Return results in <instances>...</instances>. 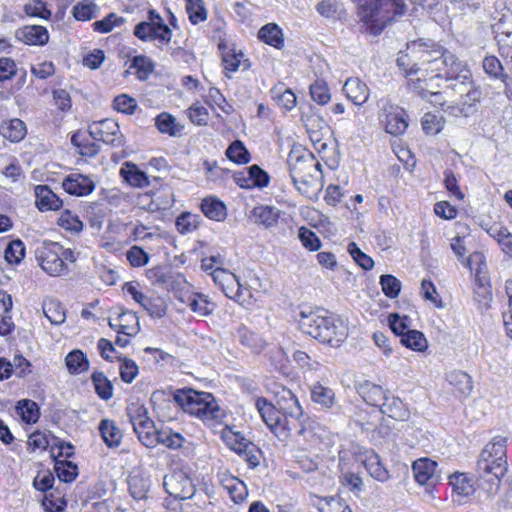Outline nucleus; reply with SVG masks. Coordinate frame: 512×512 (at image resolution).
<instances>
[{"instance_id":"obj_7","label":"nucleus","mask_w":512,"mask_h":512,"mask_svg":"<svg viewBox=\"0 0 512 512\" xmlns=\"http://www.w3.org/2000/svg\"><path fill=\"white\" fill-rule=\"evenodd\" d=\"M277 409L281 415L295 427L294 432L304 435L306 432L305 423L308 416L304 415L298 398L289 389H282L277 395Z\"/></svg>"},{"instance_id":"obj_14","label":"nucleus","mask_w":512,"mask_h":512,"mask_svg":"<svg viewBox=\"0 0 512 512\" xmlns=\"http://www.w3.org/2000/svg\"><path fill=\"white\" fill-rule=\"evenodd\" d=\"M291 180L313 177L314 175V155L311 152L302 153L291 152L287 160Z\"/></svg>"},{"instance_id":"obj_57","label":"nucleus","mask_w":512,"mask_h":512,"mask_svg":"<svg viewBox=\"0 0 512 512\" xmlns=\"http://www.w3.org/2000/svg\"><path fill=\"white\" fill-rule=\"evenodd\" d=\"M25 256V245L20 239L13 240L5 249V259L10 264H19Z\"/></svg>"},{"instance_id":"obj_5","label":"nucleus","mask_w":512,"mask_h":512,"mask_svg":"<svg viewBox=\"0 0 512 512\" xmlns=\"http://www.w3.org/2000/svg\"><path fill=\"white\" fill-rule=\"evenodd\" d=\"M410 52L419 62L421 71L435 72V74L444 63V57L450 53L448 49L434 40L423 38L411 41Z\"/></svg>"},{"instance_id":"obj_15","label":"nucleus","mask_w":512,"mask_h":512,"mask_svg":"<svg viewBox=\"0 0 512 512\" xmlns=\"http://www.w3.org/2000/svg\"><path fill=\"white\" fill-rule=\"evenodd\" d=\"M491 27L497 37H509L512 31V7L507 6L506 0H496L495 12L491 15Z\"/></svg>"},{"instance_id":"obj_8","label":"nucleus","mask_w":512,"mask_h":512,"mask_svg":"<svg viewBox=\"0 0 512 512\" xmlns=\"http://www.w3.org/2000/svg\"><path fill=\"white\" fill-rule=\"evenodd\" d=\"M255 407L263 422L280 440L286 439L295 427L290 424L279 412L277 407L264 398L255 401Z\"/></svg>"},{"instance_id":"obj_24","label":"nucleus","mask_w":512,"mask_h":512,"mask_svg":"<svg viewBox=\"0 0 512 512\" xmlns=\"http://www.w3.org/2000/svg\"><path fill=\"white\" fill-rule=\"evenodd\" d=\"M220 483L227 490L234 503H241L246 500L248 489L243 481L224 473L220 475Z\"/></svg>"},{"instance_id":"obj_31","label":"nucleus","mask_w":512,"mask_h":512,"mask_svg":"<svg viewBox=\"0 0 512 512\" xmlns=\"http://www.w3.org/2000/svg\"><path fill=\"white\" fill-rule=\"evenodd\" d=\"M474 300L478 303L480 309H488L492 301L491 286L486 277L476 275L474 282Z\"/></svg>"},{"instance_id":"obj_9","label":"nucleus","mask_w":512,"mask_h":512,"mask_svg":"<svg viewBox=\"0 0 512 512\" xmlns=\"http://www.w3.org/2000/svg\"><path fill=\"white\" fill-rule=\"evenodd\" d=\"M41 268L51 276L67 273V265L61 260V245L57 242L43 241L35 251Z\"/></svg>"},{"instance_id":"obj_39","label":"nucleus","mask_w":512,"mask_h":512,"mask_svg":"<svg viewBox=\"0 0 512 512\" xmlns=\"http://www.w3.org/2000/svg\"><path fill=\"white\" fill-rule=\"evenodd\" d=\"M411 42L407 44L405 52H400L397 58V64L401 68L407 77L416 76L420 71L421 67L419 62L410 52Z\"/></svg>"},{"instance_id":"obj_63","label":"nucleus","mask_w":512,"mask_h":512,"mask_svg":"<svg viewBox=\"0 0 512 512\" xmlns=\"http://www.w3.org/2000/svg\"><path fill=\"white\" fill-rule=\"evenodd\" d=\"M298 237L302 245L310 251H317L321 247V240L316 233L304 226L299 228Z\"/></svg>"},{"instance_id":"obj_60","label":"nucleus","mask_w":512,"mask_h":512,"mask_svg":"<svg viewBox=\"0 0 512 512\" xmlns=\"http://www.w3.org/2000/svg\"><path fill=\"white\" fill-rule=\"evenodd\" d=\"M124 23V19L119 17L115 13H110L106 17L101 20L95 21L93 23L94 31L99 33H108L114 27L120 26Z\"/></svg>"},{"instance_id":"obj_52","label":"nucleus","mask_w":512,"mask_h":512,"mask_svg":"<svg viewBox=\"0 0 512 512\" xmlns=\"http://www.w3.org/2000/svg\"><path fill=\"white\" fill-rule=\"evenodd\" d=\"M186 11L189 20L194 25L207 19V11L202 0H186Z\"/></svg>"},{"instance_id":"obj_41","label":"nucleus","mask_w":512,"mask_h":512,"mask_svg":"<svg viewBox=\"0 0 512 512\" xmlns=\"http://www.w3.org/2000/svg\"><path fill=\"white\" fill-rule=\"evenodd\" d=\"M400 343L403 346L417 352H423L428 347V342L425 335L422 332L414 329L406 332V334L403 335L400 339Z\"/></svg>"},{"instance_id":"obj_53","label":"nucleus","mask_w":512,"mask_h":512,"mask_svg":"<svg viewBox=\"0 0 512 512\" xmlns=\"http://www.w3.org/2000/svg\"><path fill=\"white\" fill-rule=\"evenodd\" d=\"M146 22L155 25L158 29L162 30V35H160L161 44H168L171 41L172 31L169 26L165 24L164 20L156 10H149Z\"/></svg>"},{"instance_id":"obj_47","label":"nucleus","mask_w":512,"mask_h":512,"mask_svg":"<svg viewBox=\"0 0 512 512\" xmlns=\"http://www.w3.org/2000/svg\"><path fill=\"white\" fill-rule=\"evenodd\" d=\"M225 154L229 160L237 164H246L250 161V153L240 140L232 142Z\"/></svg>"},{"instance_id":"obj_28","label":"nucleus","mask_w":512,"mask_h":512,"mask_svg":"<svg viewBox=\"0 0 512 512\" xmlns=\"http://www.w3.org/2000/svg\"><path fill=\"white\" fill-rule=\"evenodd\" d=\"M449 484L458 497H469L475 492V485L472 477L466 473L456 472L449 476Z\"/></svg>"},{"instance_id":"obj_59","label":"nucleus","mask_w":512,"mask_h":512,"mask_svg":"<svg viewBox=\"0 0 512 512\" xmlns=\"http://www.w3.org/2000/svg\"><path fill=\"white\" fill-rule=\"evenodd\" d=\"M247 174L250 177V183L252 184V188H264L268 186L270 177L266 171H264L260 166L254 164L247 168Z\"/></svg>"},{"instance_id":"obj_29","label":"nucleus","mask_w":512,"mask_h":512,"mask_svg":"<svg viewBox=\"0 0 512 512\" xmlns=\"http://www.w3.org/2000/svg\"><path fill=\"white\" fill-rule=\"evenodd\" d=\"M408 78V88L419 95L422 99H427L429 96L438 95L437 92L433 91L434 80L437 79L435 75L429 78H421L415 76H409Z\"/></svg>"},{"instance_id":"obj_30","label":"nucleus","mask_w":512,"mask_h":512,"mask_svg":"<svg viewBox=\"0 0 512 512\" xmlns=\"http://www.w3.org/2000/svg\"><path fill=\"white\" fill-rule=\"evenodd\" d=\"M201 211L212 220L223 221L227 216L225 204L216 197H206L201 202Z\"/></svg>"},{"instance_id":"obj_27","label":"nucleus","mask_w":512,"mask_h":512,"mask_svg":"<svg viewBox=\"0 0 512 512\" xmlns=\"http://www.w3.org/2000/svg\"><path fill=\"white\" fill-rule=\"evenodd\" d=\"M379 408L383 414H386L395 420L404 421L409 418L408 409L398 397L389 396L387 394L386 399L383 400Z\"/></svg>"},{"instance_id":"obj_61","label":"nucleus","mask_w":512,"mask_h":512,"mask_svg":"<svg viewBox=\"0 0 512 512\" xmlns=\"http://www.w3.org/2000/svg\"><path fill=\"white\" fill-rule=\"evenodd\" d=\"M482 67L485 73L493 78L502 79L506 75L502 63L495 56H486L483 59Z\"/></svg>"},{"instance_id":"obj_20","label":"nucleus","mask_w":512,"mask_h":512,"mask_svg":"<svg viewBox=\"0 0 512 512\" xmlns=\"http://www.w3.org/2000/svg\"><path fill=\"white\" fill-rule=\"evenodd\" d=\"M359 396L369 405L379 407L386 399L387 392L380 385L370 381H363L355 386Z\"/></svg>"},{"instance_id":"obj_4","label":"nucleus","mask_w":512,"mask_h":512,"mask_svg":"<svg viewBox=\"0 0 512 512\" xmlns=\"http://www.w3.org/2000/svg\"><path fill=\"white\" fill-rule=\"evenodd\" d=\"M173 399L185 412L203 421H219L224 416V411L211 393L198 392L190 388L179 389L175 392Z\"/></svg>"},{"instance_id":"obj_2","label":"nucleus","mask_w":512,"mask_h":512,"mask_svg":"<svg viewBox=\"0 0 512 512\" xmlns=\"http://www.w3.org/2000/svg\"><path fill=\"white\" fill-rule=\"evenodd\" d=\"M301 330L312 338L330 345H338L348 336V327L345 322L326 312H301L299 321Z\"/></svg>"},{"instance_id":"obj_32","label":"nucleus","mask_w":512,"mask_h":512,"mask_svg":"<svg viewBox=\"0 0 512 512\" xmlns=\"http://www.w3.org/2000/svg\"><path fill=\"white\" fill-rule=\"evenodd\" d=\"M447 380L460 396H470L473 389V382L469 374L461 370H454L447 375Z\"/></svg>"},{"instance_id":"obj_1","label":"nucleus","mask_w":512,"mask_h":512,"mask_svg":"<svg viewBox=\"0 0 512 512\" xmlns=\"http://www.w3.org/2000/svg\"><path fill=\"white\" fill-rule=\"evenodd\" d=\"M478 486L488 497L498 493L501 481L508 472L507 437L495 436L482 449L477 465Z\"/></svg>"},{"instance_id":"obj_26","label":"nucleus","mask_w":512,"mask_h":512,"mask_svg":"<svg viewBox=\"0 0 512 512\" xmlns=\"http://www.w3.org/2000/svg\"><path fill=\"white\" fill-rule=\"evenodd\" d=\"M99 432L103 442L109 448H117L121 444L123 433L115 421L102 419L99 423Z\"/></svg>"},{"instance_id":"obj_38","label":"nucleus","mask_w":512,"mask_h":512,"mask_svg":"<svg viewBox=\"0 0 512 512\" xmlns=\"http://www.w3.org/2000/svg\"><path fill=\"white\" fill-rule=\"evenodd\" d=\"M219 49L222 51V63L226 73L236 72L241 64V60L244 57L242 52H236L233 49H228L225 43H219ZM230 77L228 74H226Z\"/></svg>"},{"instance_id":"obj_21","label":"nucleus","mask_w":512,"mask_h":512,"mask_svg":"<svg viewBox=\"0 0 512 512\" xmlns=\"http://www.w3.org/2000/svg\"><path fill=\"white\" fill-rule=\"evenodd\" d=\"M362 457V463L372 478L379 482H386L389 479V472L377 453L373 450H366Z\"/></svg>"},{"instance_id":"obj_37","label":"nucleus","mask_w":512,"mask_h":512,"mask_svg":"<svg viewBox=\"0 0 512 512\" xmlns=\"http://www.w3.org/2000/svg\"><path fill=\"white\" fill-rule=\"evenodd\" d=\"M2 135L11 142H20L26 135L27 129L25 123L14 118L6 122L1 128Z\"/></svg>"},{"instance_id":"obj_36","label":"nucleus","mask_w":512,"mask_h":512,"mask_svg":"<svg viewBox=\"0 0 512 512\" xmlns=\"http://www.w3.org/2000/svg\"><path fill=\"white\" fill-rule=\"evenodd\" d=\"M155 126L159 132L172 137L179 136L183 130V126L178 124L175 117L167 112H162L155 118Z\"/></svg>"},{"instance_id":"obj_64","label":"nucleus","mask_w":512,"mask_h":512,"mask_svg":"<svg viewBox=\"0 0 512 512\" xmlns=\"http://www.w3.org/2000/svg\"><path fill=\"white\" fill-rule=\"evenodd\" d=\"M113 107L118 112L131 115L137 108V102L127 94H121L114 98Z\"/></svg>"},{"instance_id":"obj_19","label":"nucleus","mask_w":512,"mask_h":512,"mask_svg":"<svg viewBox=\"0 0 512 512\" xmlns=\"http://www.w3.org/2000/svg\"><path fill=\"white\" fill-rule=\"evenodd\" d=\"M343 92L357 106L366 103L370 95L368 86L359 78H348L343 85Z\"/></svg>"},{"instance_id":"obj_40","label":"nucleus","mask_w":512,"mask_h":512,"mask_svg":"<svg viewBox=\"0 0 512 512\" xmlns=\"http://www.w3.org/2000/svg\"><path fill=\"white\" fill-rule=\"evenodd\" d=\"M43 313L45 317L53 325H60L66 319L65 309L63 305L54 299H50L43 304Z\"/></svg>"},{"instance_id":"obj_34","label":"nucleus","mask_w":512,"mask_h":512,"mask_svg":"<svg viewBox=\"0 0 512 512\" xmlns=\"http://www.w3.org/2000/svg\"><path fill=\"white\" fill-rule=\"evenodd\" d=\"M188 307L199 316H208L213 313L216 305L202 293H195L187 298Z\"/></svg>"},{"instance_id":"obj_17","label":"nucleus","mask_w":512,"mask_h":512,"mask_svg":"<svg viewBox=\"0 0 512 512\" xmlns=\"http://www.w3.org/2000/svg\"><path fill=\"white\" fill-rule=\"evenodd\" d=\"M437 462L429 458H420L413 462L414 478L420 485H431L437 482Z\"/></svg>"},{"instance_id":"obj_12","label":"nucleus","mask_w":512,"mask_h":512,"mask_svg":"<svg viewBox=\"0 0 512 512\" xmlns=\"http://www.w3.org/2000/svg\"><path fill=\"white\" fill-rule=\"evenodd\" d=\"M379 117L386 132L391 135H402L408 128L406 112L399 106L390 104L388 101L383 104L382 114Z\"/></svg>"},{"instance_id":"obj_56","label":"nucleus","mask_w":512,"mask_h":512,"mask_svg":"<svg viewBox=\"0 0 512 512\" xmlns=\"http://www.w3.org/2000/svg\"><path fill=\"white\" fill-rule=\"evenodd\" d=\"M72 144L78 149L80 155L85 157H94L99 153L100 146L87 139L80 140L78 134H74L71 138Z\"/></svg>"},{"instance_id":"obj_16","label":"nucleus","mask_w":512,"mask_h":512,"mask_svg":"<svg viewBox=\"0 0 512 512\" xmlns=\"http://www.w3.org/2000/svg\"><path fill=\"white\" fill-rule=\"evenodd\" d=\"M62 187L68 194L81 197L95 190V182L87 175L71 173L63 179Z\"/></svg>"},{"instance_id":"obj_46","label":"nucleus","mask_w":512,"mask_h":512,"mask_svg":"<svg viewBox=\"0 0 512 512\" xmlns=\"http://www.w3.org/2000/svg\"><path fill=\"white\" fill-rule=\"evenodd\" d=\"M271 94L276 104L286 111H290L296 106L297 98L290 89L274 88L271 90Z\"/></svg>"},{"instance_id":"obj_22","label":"nucleus","mask_w":512,"mask_h":512,"mask_svg":"<svg viewBox=\"0 0 512 512\" xmlns=\"http://www.w3.org/2000/svg\"><path fill=\"white\" fill-rule=\"evenodd\" d=\"M310 398L313 403L323 409H330L336 404L334 390L319 381H316L310 386Z\"/></svg>"},{"instance_id":"obj_33","label":"nucleus","mask_w":512,"mask_h":512,"mask_svg":"<svg viewBox=\"0 0 512 512\" xmlns=\"http://www.w3.org/2000/svg\"><path fill=\"white\" fill-rule=\"evenodd\" d=\"M252 216L256 223L263 225L265 228H271L278 223L280 211L272 206L261 205L252 210Z\"/></svg>"},{"instance_id":"obj_45","label":"nucleus","mask_w":512,"mask_h":512,"mask_svg":"<svg viewBox=\"0 0 512 512\" xmlns=\"http://www.w3.org/2000/svg\"><path fill=\"white\" fill-rule=\"evenodd\" d=\"M92 382L96 394L103 400H109L113 396V385L103 372H94L92 374Z\"/></svg>"},{"instance_id":"obj_25","label":"nucleus","mask_w":512,"mask_h":512,"mask_svg":"<svg viewBox=\"0 0 512 512\" xmlns=\"http://www.w3.org/2000/svg\"><path fill=\"white\" fill-rule=\"evenodd\" d=\"M120 175L131 186L144 188L150 185L147 174L131 162H126L120 169Z\"/></svg>"},{"instance_id":"obj_13","label":"nucleus","mask_w":512,"mask_h":512,"mask_svg":"<svg viewBox=\"0 0 512 512\" xmlns=\"http://www.w3.org/2000/svg\"><path fill=\"white\" fill-rule=\"evenodd\" d=\"M138 284L127 282L123 286V291L130 295L132 299L143 307L153 318H162L166 314V305L160 298H150L138 290Z\"/></svg>"},{"instance_id":"obj_49","label":"nucleus","mask_w":512,"mask_h":512,"mask_svg":"<svg viewBox=\"0 0 512 512\" xmlns=\"http://www.w3.org/2000/svg\"><path fill=\"white\" fill-rule=\"evenodd\" d=\"M54 470L59 480L65 483L72 482L78 475L76 464L66 460L55 461Z\"/></svg>"},{"instance_id":"obj_3","label":"nucleus","mask_w":512,"mask_h":512,"mask_svg":"<svg viewBox=\"0 0 512 512\" xmlns=\"http://www.w3.org/2000/svg\"><path fill=\"white\" fill-rule=\"evenodd\" d=\"M358 4V16L373 35H379L394 16L404 14L402 0H352Z\"/></svg>"},{"instance_id":"obj_11","label":"nucleus","mask_w":512,"mask_h":512,"mask_svg":"<svg viewBox=\"0 0 512 512\" xmlns=\"http://www.w3.org/2000/svg\"><path fill=\"white\" fill-rule=\"evenodd\" d=\"M163 485L166 492L177 500L190 499L196 492L192 479L183 470H175L166 475Z\"/></svg>"},{"instance_id":"obj_51","label":"nucleus","mask_w":512,"mask_h":512,"mask_svg":"<svg viewBox=\"0 0 512 512\" xmlns=\"http://www.w3.org/2000/svg\"><path fill=\"white\" fill-rule=\"evenodd\" d=\"M98 8L90 0H83L73 7V16L78 21H88L97 16Z\"/></svg>"},{"instance_id":"obj_18","label":"nucleus","mask_w":512,"mask_h":512,"mask_svg":"<svg viewBox=\"0 0 512 512\" xmlns=\"http://www.w3.org/2000/svg\"><path fill=\"white\" fill-rule=\"evenodd\" d=\"M15 37L27 45L41 46L48 42L49 33L44 26L28 25L17 29Z\"/></svg>"},{"instance_id":"obj_42","label":"nucleus","mask_w":512,"mask_h":512,"mask_svg":"<svg viewBox=\"0 0 512 512\" xmlns=\"http://www.w3.org/2000/svg\"><path fill=\"white\" fill-rule=\"evenodd\" d=\"M65 362L71 374H80L89 369V361L80 350H74L68 353Z\"/></svg>"},{"instance_id":"obj_6","label":"nucleus","mask_w":512,"mask_h":512,"mask_svg":"<svg viewBox=\"0 0 512 512\" xmlns=\"http://www.w3.org/2000/svg\"><path fill=\"white\" fill-rule=\"evenodd\" d=\"M435 77L445 79L451 83L449 87L456 91H462L468 84H471L472 73L466 62L450 52L444 57V63Z\"/></svg>"},{"instance_id":"obj_54","label":"nucleus","mask_w":512,"mask_h":512,"mask_svg":"<svg viewBox=\"0 0 512 512\" xmlns=\"http://www.w3.org/2000/svg\"><path fill=\"white\" fill-rule=\"evenodd\" d=\"M0 173L4 180L9 183H21L24 180L22 168L16 160L5 166H0Z\"/></svg>"},{"instance_id":"obj_62","label":"nucleus","mask_w":512,"mask_h":512,"mask_svg":"<svg viewBox=\"0 0 512 512\" xmlns=\"http://www.w3.org/2000/svg\"><path fill=\"white\" fill-rule=\"evenodd\" d=\"M184 438L180 433L173 432L170 429L159 430V444L165 445L170 449H177L182 446Z\"/></svg>"},{"instance_id":"obj_50","label":"nucleus","mask_w":512,"mask_h":512,"mask_svg":"<svg viewBox=\"0 0 512 512\" xmlns=\"http://www.w3.org/2000/svg\"><path fill=\"white\" fill-rule=\"evenodd\" d=\"M17 412L26 423H35L39 418V407L32 400L24 399L19 401Z\"/></svg>"},{"instance_id":"obj_35","label":"nucleus","mask_w":512,"mask_h":512,"mask_svg":"<svg viewBox=\"0 0 512 512\" xmlns=\"http://www.w3.org/2000/svg\"><path fill=\"white\" fill-rule=\"evenodd\" d=\"M258 37L264 43L280 49L283 46L284 39L280 27L274 23L264 25L258 32Z\"/></svg>"},{"instance_id":"obj_44","label":"nucleus","mask_w":512,"mask_h":512,"mask_svg":"<svg viewBox=\"0 0 512 512\" xmlns=\"http://www.w3.org/2000/svg\"><path fill=\"white\" fill-rule=\"evenodd\" d=\"M240 343L252 350L253 353H259L265 346V341L256 333L241 327L238 330Z\"/></svg>"},{"instance_id":"obj_43","label":"nucleus","mask_w":512,"mask_h":512,"mask_svg":"<svg viewBox=\"0 0 512 512\" xmlns=\"http://www.w3.org/2000/svg\"><path fill=\"white\" fill-rule=\"evenodd\" d=\"M131 69H135L139 80H146L153 73L155 64L151 58L145 55H137L131 59Z\"/></svg>"},{"instance_id":"obj_55","label":"nucleus","mask_w":512,"mask_h":512,"mask_svg":"<svg viewBox=\"0 0 512 512\" xmlns=\"http://www.w3.org/2000/svg\"><path fill=\"white\" fill-rule=\"evenodd\" d=\"M382 291L388 298L398 297L401 291V282L391 274H385L380 276L379 281Z\"/></svg>"},{"instance_id":"obj_10","label":"nucleus","mask_w":512,"mask_h":512,"mask_svg":"<svg viewBox=\"0 0 512 512\" xmlns=\"http://www.w3.org/2000/svg\"><path fill=\"white\" fill-rule=\"evenodd\" d=\"M90 136L96 141H102L112 147H121L124 136L120 132L118 123L110 118L94 121L88 127Z\"/></svg>"},{"instance_id":"obj_48","label":"nucleus","mask_w":512,"mask_h":512,"mask_svg":"<svg viewBox=\"0 0 512 512\" xmlns=\"http://www.w3.org/2000/svg\"><path fill=\"white\" fill-rule=\"evenodd\" d=\"M134 35L138 39L145 42L155 40L160 42V35H162V30L158 29V27L155 25H152L146 21H142L134 27Z\"/></svg>"},{"instance_id":"obj_23","label":"nucleus","mask_w":512,"mask_h":512,"mask_svg":"<svg viewBox=\"0 0 512 512\" xmlns=\"http://www.w3.org/2000/svg\"><path fill=\"white\" fill-rule=\"evenodd\" d=\"M36 206L40 211L58 210L62 207V200L47 186L35 187Z\"/></svg>"},{"instance_id":"obj_58","label":"nucleus","mask_w":512,"mask_h":512,"mask_svg":"<svg viewBox=\"0 0 512 512\" xmlns=\"http://www.w3.org/2000/svg\"><path fill=\"white\" fill-rule=\"evenodd\" d=\"M347 251L353 260L364 270H371L374 266L373 259L365 254L355 242H351L347 246Z\"/></svg>"}]
</instances>
